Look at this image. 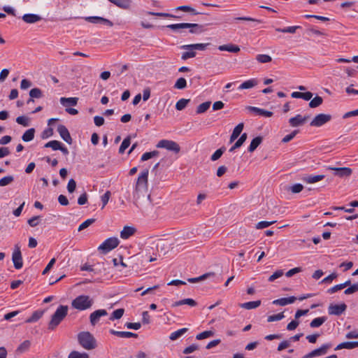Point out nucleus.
Here are the masks:
<instances>
[{
  "label": "nucleus",
  "instance_id": "f257e3e1",
  "mask_svg": "<svg viewBox=\"0 0 358 358\" xmlns=\"http://www.w3.org/2000/svg\"><path fill=\"white\" fill-rule=\"evenodd\" d=\"M148 169L143 170L138 176L133 192L134 199L138 200L148 192Z\"/></svg>",
  "mask_w": 358,
  "mask_h": 358
},
{
  "label": "nucleus",
  "instance_id": "f03ea898",
  "mask_svg": "<svg viewBox=\"0 0 358 358\" xmlns=\"http://www.w3.org/2000/svg\"><path fill=\"white\" fill-rule=\"evenodd\" d=\"M69 308L67 306L60 305L52 315L48 324V329L54 330L68 314Z\"/></svg>",
  "mask_w": 358,
  "mask_h": 358
},
{
  "label": "nucleus",
  "instance_id": "7ed1b4c3",
  "mask_svg": "<svg viewBox=\"0 0 358 358\" xmlns=\"http://www.w3.org/2000/svg\"><path fill=\"white\" fill-rule=\"evenodd\" d=\"M79 344L85 350H93L96 347V341L89 331H82L78 334Z\"/></svg>",
  "mask_w": 358,
  "mask_h": 358
},
{
  "label": "nucleus",
  "instance_id": "20e7f679",
  "mask_svg": "<svg viewBox=\"0 0 358 358\" xmlns=\"http://www.w3.org/2000/svg\"><path fill=\"white\" fill-rule=\"evenodd\" d=\"M94 303L93 299L87 295H80L71 301V306L78 310L90 308Z\"/></svg>",
  "mask_w": 358,
  "mask_h": 358
},
{
  "label": "nucleus",
  "instance_id": "39448f33",
  "mask_svg": "<svg viewBox=\"0 0 358 358\" xmlns=\"http://www.w3.org/2000/svg\"><path fill=\"white\" fill-rule=\"evenodd\" d=\"M173 31H178L182 29H189V32L191 34H197L202 31V26L199 24L194 23H178L171 24L166 26Z\"/></svg>",
  "mask_w": 358,
  "mask_h": 358
},
{
  "label": "nucleus",
  "instance_id": "423d86ee",
  "mask_svg": "<svg viewBox=\"0 0 358 358\" xmlns=\"http://www.w3.org/2000/svg\"><path fill=\"white\" fill-rule=\"evenodd\" d=\"M120 241L119 240L115 237H111L108 238L106 240L104 241V242L101 244L98 250L101 251L103 254H106L107 252H110V250H113L117 245H119Z\"/></svg>",
  "mask_w": 358,
  "mask_h": 358
},
{
  "label": "nucleus",
  "instance_id": "0eeeda50",
  "mask_svg": "<svg viewBox=\"0 0 358 358\" xmlns=\"http://www.w3.org/2000/svg\"><path fill=\"white\" fill-rule=\"evenodd\" d=\"M158 148H165L177 154L180 151V145L175 141L171 140H161L157 144Z\"/></svg>",
  "mask_w": 358,
  "mask_h": 358
},
{
  "label": "nucleus",
  "instance_id": "6e6552de",
  "mask_svg": "<svg viewBox=\"0 0 358 358\" xmlns=\"http://www.w3.org/2000/svg\"><path fill=\"white\" fill-rule=\"evenodd\" d=\"M12 261L15 268L20 269L22 267V256L20 250V247L18 244L15 245L14 250L12 254Z\"/></svg>",
  "mask_w": 358,
  "mask_h": 358
},
{
  "label": "nucleus",
  "instance_id": "1a4fd4ad",
  "mask_svg": "<svg viewBox=\"0 0 358 358\" xmlns=\"http://www.w3.org/2000/svg\"><path fill=\"white\" fill-rule=\"evenodd\" d=\"M331 120V115L329 114L320 113L317 115L310 122L312 127H321Z\"/></svg>",
  "mask_w": 358,
  "mask_h": 358
},
{
  "label": "nucleus",
  "instance_id": "9d476101",
  "mask_svg": "<svg viewBox=\"0 0 358 358\" xmlns=\"http://www.w3.org/2000/svg\"><path fill=\"white\" fill-rule=\"evenodd\" d=\"M327 169L335 171L334 176L339 178H347L350 176L352 173V169L349 167L328 166Z\"/></svg>",
  "mask_w": 358,
  "mask_h": 358
},
{
  "label": "nucleus",
  "instance_id": "9b49d317",
  "mask_svg": "<svg viewBox=\"0 0 358 358\" xmlns=\"http://www.w3.org/2000/svg\"><path fill=\"white\" fill-rule=\"evenodd\" d=\"M331 347L330 343H325L320 348L315 349L305 356V358H313L325 355L327 350Z\"/></svg>",
  "mask_w": 358,
  "mask_h": 358
},
{
  "label": "nucleus",
  "instance_id": "f8f14e48",
  "mask_svg": "<svg viewBox=\"0 0 358 358\" xmlns=\"http://www.w3.org/2000/svg\"><path fill=\"white\" fill-rule=\"evenodd\" d=\"M108 312L105 309H99L92 312L90 315V321L92 326H95L103 316H106Z\"/></svg>",
  "mask_w": 358,
  "mask_h": 358
},
{
  "label": "nucleus",
  "instance_id": "ddd939ff",
  "mask_svg": "<svg viewBox=\"0 0 358 358\" xmlns=\"http://www.w3.org/2000/svg\"><path fill=\"white\" fill-rule=\"evenodd\" d=\"M347 308V306L343 303L341 304H331L329 306L328 311L329 315H340Z\"/></svg>",
  "mask_w": 358,
  "mask_h": 358
},
{
  "label": "nucleus",
  "instance_id": "4468645a",
  "mask_svg": "<svg viewBox=\"0 0 358 358\" xmlns=\"http://www.w3.org/2000/svg\"><path fill=\"white\" fill-rule=\"evenodd\" d=\"M57 131L59 134L61 138L69 144L72 143V138L67 128L63 125L59 124L57 127Z\"/></svg>",
  "mask_w": 358,
  "mask_h": 358
},
{
  "label": "nucleus",
  "instance_id": "2eb2a0df",
  "mask_svg": "<svg viewBox=\"0 0 358 358\" xmlns=\"http://www.w3.org/2000/svg\"><path fill=\"white\" fill-rule=\"evenodd\" d=\"M308 118L309 116L302 117V115L299 114L293 117H291L289 120V123L292 127H299L301 125H303Z\"/></svg>",
  "mask_w": 358,
  "mask_h": 358
},
{
  "label": "nucleus",
  "instance_id": "dca6fc26",
  "mask_svg": "<svg viewBox=\"0 0 358 358\" xmlns=\"http://www.w3.org/2000/svg\"><path fill=\"white\" fill-rule=\"evenodd\" d=\"M210 45V43H194L189 45H183L180 47L182 50H201L203 51L206 48Z\"/></svg>",
  "mask_w": 358,
  "mask_h": 358
},
{
  "label": "nucleus",
  "instance_id": "f3484780",
  "mask_svg": "<svg viewBox=\"0 0 358 358\" xmlns=\"http://www.w3.org/2000/svg\"><path fill=\"white\" fill-rule=\"evenodd\" d=\"M136 231V229L133 227L125 226L120 232V237L122 239H127L131 236H133L135 234Z\"/></svg>",
  "mask_w": 358,
  "mask_h": 358
},
{
  "label": "nucleus",
  "instance_id": "a211bd4d",
  "mask_svg": "<svg viewBox=\"0 0 358 358\" xmlns=\"http://www.w3.org/2000/svg\"><path fill=\"white\" fill-rule=\"evenodd\" d=\"M22 19L26 23L33 24L40 21L41 20V17L36 14L29 13L24 14Z\"/></svg>",
  "mask_w": 358,
  "mask_h": 358
},
{
  "label": "nucleus",
  "instance_id": "6ab92c4d",
  "mask_svg": "<svg viewBox=\"0 0 358 358\" xmlns=\"http://www.w3.org/2000/svg\"><path fill=\"white\" fill-rule=\"evenodd\" d=\"M247 109L251 112H255L257 113L259 115L270 117L273 115V113L271 111L266 110L264 109H262L255 106H248Z\"/></svg>",
  "mask_w": 358,
  "mask_h": 358
},
{
  "label": "nucleus",
  "instance_id": "aec40b11",
  "mask_svg": "<svg viewBox=\"0 0 358 358\" xmlns=\"http://www.w3.org/2000/svg\"><path fill=\"white\" fill-rule=\"evenodd\" d=\"M296 298L295 296H289L287 298H281V299L274 300L273 301V304L284 306L287 304L293 303L296 301Z\"/></svg>",
  "mask_w": 358,
  "mask_h": 358
},
{
  "label": "nucleus",
  "instance_id": "412c9836",
  "mask_svg": "<svg viewBox=\"0 0 358 358\" xmlns=\"http://www.w3.org/2000/svg\"><path fill=\"white\" fill-rule=\"evenodd\" d=\"M218 50L220 51H228L230 52H238L240 51V48L238 45H234L231 43L222 45L218 47Z\"/></svg>",
  "mask_w": 358,
  "mask_h": 358
},
{
  "label": "nucleus",
  "instance_id": "4be33fe9",
  "mask_svg": "<svg viewBox=\"0 0 358 358\" xmlns=\"http://www.w3.org/2000/svg\"><path fill=\"white\" fill-rule=\"evenodd\" d=\"M357 347H358V341H348V342H343V343L338 344L336 347L335 350H341L343 348L354 349Z\"/></svg>",
  "mask_w": 358,
  "mask_h": 358
},
{
  "label": "nucleus",
  "instance_id": "5701e85b",
  "mask_svg": "<svg viewBox=\"0 0 358 358\" xmlns=\"http://www.w3.org/2000/svg\"><path fill=\"white\" fill-rule=\"evenodd\" d=\"M78 98L77 97H69V98H66V97H62L60 99V103L62 105H63L64 106H65L66 108L68 107L69 106H76L77 103H78Z\"/></svg>",
  "mask_w": 358,
  "mask_h": 358
},
{
  "label": "nucleus",
  "instance_id": "b1692460",
  "mask_svg": "<svg viewBox=\"0 0 358 358\" xmlns=\"http://www.w3.org/2000/svg\"><path fill=\"white\" fill-rule=\"evenodd\" d=\"M263 138L262 136H257L252 139L249 145L248 150L249 152H254L257 148L262 143Z\"/></svg>",
  "mask_w": 358,
  "mask_h": 358
},
{
  "label": "nucleus",
  "instance_id": "393cba45",
  "mask_svg": "<svg viewBox=\"0 0 358 358\" xmlns=\"http://www.w3.org/2000/svg\"><path fill=\"white\" fill-rule=\"evenodd\" d=\"M257 83L258 82L256 79H250L241 84L238 87V90L250 89L256 86Z\"/></svg>",
  "mask_w": 358,
  "mask_h": 358
},
{
  "label": "nucleus",
  "instance_id": "a878e982",
  "mask_svg": "<svg viewBox=\"0 0 358 358\" xmlns=\"http://www.w3.org/2000/svg\"><path fill=\"white\" fill-rule=\"evenodd\" d=\"M260 305H261V301L257 300V301H249V302L241 303L239 306H240V307H241L243 308H245L247 310H250V309L257 308Z\"/></svg>",
  "mask_w": 358,
  "mask_h": 358
},
{
  "label": "nucleus",
  "instance_id": "bb28decb",
  "mask_svg": "<svg viewBox=\"0 0 358 358\" xmlns=\"http://www.w3.org/2000/svg\"><path fill=\"white\" fill-rule=\"evenodd\" d=\"M246 139L247 134L243 133V134H241L238 141L234 143V145L229 149V152H233L236 149L240 148L244 143Z\"/></svg>",
  "mask_w": 358,
  "mask_h": 358
},
{
  "label": "nucleus",
  "instance_id": "cd10ccee",
  "mask_svg": "<svg viewBox=\"0 0 358 358\" xmlns=\"http://www.w3.org/2000/svg\"><path fill=\"white\" fill-rule=\"evenodd\" d=\"M43 313H44L43 310L34 311L32 315L25 320V322L32 323V322H37L43 315Z\"/></svg>",
  "mask_w": 358,
  "mask_h": 358
},
{
  "label": "nucleus",
  "instance_id": "c85d7f7f",
  "mask_svg": "<svg viewBox=\"0 0 358 358\" xmlns=\"http://www.w3.org/2000/svg\"><path fill=\"white\" fill-rule=\"evenodd\" d=\"M35 129L34 128L29 129L22 135V139L24 142H29L34 138Z\"/></svg>",
  "mask_w": 358,
  "mask_h": 358
},
{
  "label": "nucleus",
  "instance_id": "c756f323",
  "mask_svg": "<svg viewBox=\"0 0 358 358\" xmlns=\"http://www.w3.org/2000/svg\"><path fill=\"white\" fill-rule=\"evenodd\" d=\"M188 331L187 328H182L178 329L173 333H171L169 336V338L171 341H176L181 337L183 334H185Z\"/></svg>",
  "mask_w": 358,
  "mask_h": 358
},
{
  "label": "nucleus",
  "instance_id": "7c9ffc66",
  "mask_svg": "<svg viewBox=\"0 0 358 358\" xmlns=\"http://www.w3.org/2000/svg\"><path fill=\"white\" fill-rule=\"evenodd\" d=\"M324 178V175H317V176H308L307 177L303 178V181L306 182L307 183H315L318 181L322 180Z\"/></svg>",
  "mask_w": 358,
  "mask_h": 358
},
{
  "label": "nucleus",
  "instance_id": "2f4dec72",
  "mask_svg": "<svg viewBox=\"0 0 358 358\" xmlns=\"http://www.w3.org/2000/svg\"><path fill=\"white\" fill-rule=\"evenodd\" d=\"M327 320L326 317H319L313 319L310 323V327L311 328H317L320 327L322 324H324Z\"/></svg>",
  "mask_w": 358,
  "mask_h": 358
},
{
  "label": "nucleus",
  "instance_id": "473e14b6",
  "mask_svg": "<svg viewBox=\"0 0 358 358\" xmlns=\"http://www.w3.org/2000/svg\"><path fill=\"white\" fill-rule=\"evenodd\" d=\"M300 28H301L300 26H292V27H287L282 28H282H276L275 31L278 32H281V33L294 34L296 32V31Z\"/></svg>",
  "mask_w": 358,
  "mask_h": 358
},
{
  "label": "nucleus",
  "instance_id": "72a5a7b5",
  "mask_svg": "<svg viewBox=\"0 0 358 358\" xmlns=\"http://www.w3.org/2000/svg\"><path fill=\"white\" fill-rule=\"evenodd\" d=\"M108 1L121 8L126 9V8H128L129 6V0H108Z\"/></svg>",
  "mask_w": 358,
  "mask_h": 358
},
{
  "label": "nucleus",
  "instance_id": "f704fd0d",
  "mask_svg": "<svg viewBox=\"0 0 358 358\" xmlns=\"http://www.w3.org/2000/svg\"><path fill=\"white\" fill-rule=\"evenodd\" d=\"M323 102V99L321 96H316L310 100L309 102V107L314 108L320 106Z\"/></svg>",
  "mask_w": 358,
  "mask_h": 358
},
{
  "label": "nucleus",
  "instance_id": "c9c22d12",
  "mask_svg": "<svg viewBox=\"0 0 358 358\" xmlns=\"http://www.w3.org/2000/svg\"><path fill=\"white\" fill-rule=\"evenodd\" d=\"M210 101H206L199 105L196 108V113L201 114L205 113L210 108Z\"/></svg>",
  "mask_w": 358,
  "mask_h": 358
},
{
  "label": "nucleus",
  "instance_id": "e433bc0d",
  "mask_svg": "<svg viewBox=\"0 0 358 358\" xmlns=\"http://www.w3.org/2000/svg\"><path fill=\"white\" fill-rule=\"evenodd\" d=\"M62 143L56 140L50 141L45 144V148H51L53 150H58L60 148Z\"/></svg>",
  "mask_w": 358,
  "mask_h": 358
},
{
  "label": "nucleus",
  "instance_id": "4c0bfd02",
  "mask_svg": "<svg viewBox=\"0 0 358 358\" xmlns=\"http://www.w3.org/2000/svg\"><path fill=\"white\" fill-rule=\"evenodd\" d=\"M31 345V343L29 341L27 340L22 342L17 348V352L18 353H22L28 350Z\"/></svg>",
  "mask_w": 358,
  "mask_h": 358
},
{
  "label": "nucleus",
  "instance_id": "58836bf2",
  "mask_svg": "<svg viewBox=\"0 0 358 358\" xmlns=\"http://www.w3.org/2000/svg\"><path fill=\"white\" fill-rule=\"evenodd\" d=\"M159 155V152L157 150H154L152 152H147L143 154L141 156V160L144 162L147 161L152 157H157Z\"/></svg>",
  "mask_w": 358,
  "mask_h": 358
},
{
  "label": "nucleus",
  "instance_id": "ea45409f",
  "mask_svg": "<svg viewBox=\"0 0 358 358\" xmlns=\"http://www.w3.org/2000/svg\"><path fill=\"white\" fill-rule=\"evenodd\" d=\"M130 143H131L130 136H127V138H125L123 140V141L119 148V153H120V154L124 153L125 150L127 148H128V147L130 145Z\"/></svg>",
  "mask_w": 358,
  "mask_h": 358
},
{
  "label": "nucleus",
  "instance_id": "a19ab883",
  "mask_svg": "<svg viewBox=\"0 0 358 358\" xmlns=\"http://www.w3.org/2000/svg\"><path fill=\"white\" fill-rule=\"evenodd\" d=\"M210 275H214V273H205V274H203L199 277H197V278H188L187 281L191 283H195V282H198L201 280L206 279Z\"/></svg>",
  "mask_w": 358,
  "mask_h": 358
},
{
  "label": "nucleus",
  "instance_id": "79ce46f5",
  "mask_svg": "<svg viewBox=\"0 0 358 358\" xmlns=\"http://www.w3.org/2000/svg\"><path fill=\"white\" fill-rule=\"evenodd\" d=\"M189 101H190L189 99H181L178 100L176 104V110H183L187 106V105L188 104V103Z\"/></svg>",
  "mask_w": 358,
  "mask_h": 358
},
{
  "label": "nucleus",
  "instance_id": "37998d69",
  "mask_svg": "<svg viewBox=\"0 0 358 358\" xmlns=\"http://www.w3.org/2000/svg\"><path fill=\"white\" fill-rule=\"evenodd\" d=\"M124 310L123 308H119L113 311L112 315L110 317V320L113 321L115 320L120 319L124 315Z\"/></svg>",
  "mask_w": 358,
  "mask_h": 358
},
{
  "label": "nucleus",
  "instance_id": "c03bdc74",
  "mask_svg": "<svg viewBox=\"0 0 358 358\" xmlns=\"http://www.w3.org/2000/svg\"><path fill=\"white\" fill-rule=\"evenodd\" d=\"M256 59L260 63H268L272 61V58L268 55L259 54L256 57Z\"/></svg>",
  "mask_w": 358,
  "mask_h": 358
},
{
  "label": "nucleus",
  "instance_id": "a18cd8bd",
  "mask_svg": "<svg viewBox=\"0 0 358 358\" xmlns=\"http://www.w3.org/2000/svg\"><path fill=\"white\" fill-rule=\"evenodd\" d=\"M225 147L222 146V148L217 150L210 157V159L212 161H216L221 157L224 152L225 151Z\"/></svg>",
  "mask_w": 358,
  "mask_h": 358
},
{
  "label": "nucleus",
  "instance_id": "49530a36",
  "mask_svg": "<svg viewBox=\"0 0 358 358\" xmlns=\"http://www.w3.org/2000/svg\"><path fill=\"white\" fill-rule=\"evenodd\" d=\"M68 358H89V355L85 352H80L78 351H72L68 356Z\"/></svg>",
  "mask_w": 358,
  "mask_h": 358
},
{
  "label": "nucleus",
  "instance_id": "de8ad7c7",
  "mask_svg": "<svg viewBox=\"0 0 358 358\" xmlns=\"http://www.w3.org/2000/svg\"><path fill=\"white\" fill-rule=\"evenodd\" d=\"M186 87L187 81L184 78H178L174 85V87L178 90L185 89Z\"/></svg>",
  "mask_w": 358,
  "mask_h": 358
},
{
  "label": "nucleus",
  "instance_id": "09e8293b",
  "mask_svg": "<svg viewBox=\"0 0 358 358\" xmlns=\"http://www.w3.org/2000/svg\"><path fill=\"white\" fill-rule=\"evenodd\" d=\"M14 180L13 176H7L0 179V186L4 187L10 185Z\"/></svg>",
  "mask_w": 358,
  "mask_h": 358
},
{
  "label": "nucleus",
  "instance_id": "8fccbe9b",
  "mask_svg": "<svg viewBox=\"0 0 358 358\" xmlns=\"http://www.w3.org/2000/svg\"><path fill=\"white\" fill-rule=\"evenodd\" d=\"M303 189V186L300 183H296L293 185L292 186L289 187L287 189L288 191H291L294 194L301 192Z\"/></svg>",
  "mask_w": 358,
  "mask_h": 358
},
{
  "label": "nucleus",
  "instance_id": "3c124183",
  "mask_svg": "<svg viewBox=\"0 0 358 358\" xmlns=\"http://www.w3.org/2000/svg\"><path fill=\"white\" fill-rule=\"evenodd\" d=\"M176 10H181L184 12H189L192 13L193 15H198L199 14V12H196L193 8L189 6H180L176 8Z\"/></svg>",
  "mask_w": 358,
  "mask_h": 358
},
{
  "label": "nucleus",
  "instance_id": "603ef678",
  "mask_svg": "<svg viewBox=\"0 0 358 358\" xmlns=\"http://www.w3.org/2000/svg\"><path fill=\"white\" fill-rule=\"evenodd\" d=\"M29 96L34 99H39L43 96L42 91L39 88H33L29 92Z\"/></svg>",
  "mask_w": 358,
  "mask_h": 358
},
{
  "label": "nucleus",
  "instance_id": "864d4df0",
  "mask_svg": "<svg viewBox=\"0 0 358 358\" xmlns=\"http://www.w3.org/2000/svg\"><path fill=\"white\" fill-rule=\"evenodd\" d=\"M95 219L94 218H90V219H87V220H85V222H83L81 224H80V226L78 227V230L79 231L87 228L88 227H90L91 224H92L94 222H95Z\"/></svg>",
  "mask_w": 358,
  "mask_h": 358
},
{
  "label": "nucleus",
  "instance_id": "5fc2aeb1",
  "mask_svg": "<svg viewBox=\"0 0 358 358\" xmlns=\"http://www.w3.org/2000/svg\"><path fill=\"white\" fill-rule=\"evenodd\" d=\"M16 122L17 124H21L24 127H28L29 125V118L24 115L17 117L16 118Z\"/></svg>",
  "mask_w": 358,
  "mask_h": 358
},
{
  "label": "nucleus",
  "instance_id": "6e6d98bb",
  "mask_svg": "<svg viewBox=\"0 0 358 358\" xmlns=\"http://www.w3.org/2000/svg\"><path fill=\"white\" fill-rule=\"evenodd\" d=\"M284 317H285L284 313H280L276 315H269L267 318V321L268 322L279 321V320H281L282 319H283Z\"/></svg>",
  "mask_w": 358,
  "mask_h": 358
},
{
  "label": "nucleus",
  "instance_id": "4d7b16f0",
  "mask_svg": "<svg viewBox=\"0 0 358 358\" xmlns=\"http://www.w3.org/2000/svg\"><path fill=\"white\" fill-rule=\"evenodd\" d=\"M214 333L212 331H205L196 335V338L202 340L213 336Z\"/></svg>",
  "mask_w": 358,
  "mask_h": 358
},
{
  "label": "nucleus",
  "instance_id": "13d9d810",
  "mask_svg": "<svg viewBox=\"0 0 358 358\" xmlns=\"http://www.w3.org/2000/svg\"><path fill=\"white\" fill-rule=\"evenodd\" d=\"M196 52L194 50H188L182 53L181 59L187 60L189 58H193L196 56Z\"/></svg>",
  "mask_w": 358,
  "mask_h": 358
},
{
  "label": "nucleus",
  "instance_id": "bf43d9fd",
  "mask_svg": "<svg viewBox=\"0 0 358 358\" xmlns=\"http://www.w3.org/2000/svg\"><path fill=\"white\" fill-rule=\"evenodd\" d=\"M110 333L120 338H129V331H119L114 329H110Z\"/></svg>",
  "mask_w": 358,
  "mask_h": 358
},
{
  "label": "nucleus",
  "instance_id": "052dcab7",
  "mask_svg": "<svg viewBox=\"0 0 358 358\" xmlns=\"http://www.w3.org/2000/svg\"><path fill=\"white\" fill-rule=\"evenodd\" d=\"M276 221H272V222L261 221V222H259L256 224V228L257 229H264V228H266V227H269L270 225L273 224Z\"/></svg>",
  "mask_w": 358,
  "mask_h": 358
},
{
  "label": "nucleus",
  "instance_id": "680f3d73",
  "mask_svg": "<svg viewBox=\"0 0 358 358\" xmlns=\"http://www.w3.org/2000/svg\"><path fill=\"white\" fill-rule=\"evenodd\" d=\"M299 133V130H294L292 133H290L288 135H286L282 139V142L284 143L289 142L291 140H292L295 136Z\"/></svg>",
  "mask_w": 358,
  "mask_h": 358
},
{
  "label": "nucleus",
  "instance_id": "e2e57ef3",
  "mask_svg": "<svg viewBox=\"0 0 358 358\" xmlns=\"http://www.w3.org/2000/svg\"><path fill=\"white\" fill-rule=\"evenodd\" d=\"M111 193L110 191H106V193L101 196V200L102 201V207L101 208H103L106 204L108 203L109 199L110 197Z\"/></svg>",
  "mask_w": 358,
  "mask_h": 358
},
{
  "label": "nucleus",
  "instance_id": "0e129e2a",
  "mask_svg": "<svg viewBox=\"0 0 358 358\" xmlns=\"http://www.w3.org/2000/svg\"><path fill=\"white\" fill-rule=\"evenodd\" d=\"M358 291V282L353 284L352 285H350L349 287H348L345 291V294H351Z\"/></svg>",
  "mask_w": 358,
  "mask_h": 358
},
{
  "label": "nucleus",
  "instance_id": "69168bd1",
  "mask_svg": "<svg viewBox=\"0 0 358 358\" xmlns=\"http://www.w3.org/2000/svg\"><path fill=\"white\" fill-rule=\"evenodd\" d=\"M283 271L282 270H278L276 271L275 272H274L269 278H268V281L269 282H273L275 280L280 278L281 276L283 275Z\"/></svg>",
  "mask_w": 358,
  "mask_h": 358
},
{
  "label": "nucleus",
  "instance_id": "338daca9",
  "mask_svg": "<svg viewBox=\"0 0 358 358\" xmlns=\"http://www.w3.org/2000/svg\"><path fill=\"white\" fill-rule=\"evenodd\" d=\"M41 219L40 216H34L28 220L27 223L29 226L34 227H36L39 224V220Z\"/></svg>",
  "mask_w": 358,
  "mask_h": 358
},
{
  "label": "nucleus",
  "instance_id": "774afa93",
  "mask_svg": "<svg viewBox=\"0 0 358 358\" xmlns=\"http://www.w3.org/2000/svg\"><path fill=\"white\" fill-rule=\"evenodd\" d=\"M76 187V181L71 178L69 180L68 185H67V189L69 193H73Z\"/></svg>",
  "mask_w": 358,
  "mask_h": 358
}]
</instances>
